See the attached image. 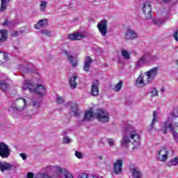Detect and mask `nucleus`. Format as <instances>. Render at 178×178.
<instances>
[{
  "label": "nucleus",
  "mask_w": 178,
  "mask_h": 178,
  "mask_svg": "<svg viewBox=\"0 0 178 178\" xmlns=\"http://www.w3.org/2000/svg\"><path fill=\"white\" fill-rule=\"evenodd\" d=\"M10 2V0H1L0 13H3L8 9V3Z\"/></svg>",
  "instance_id": "nucleus-24"
},
{
  "label": "nucleus",
  "mask_w": 178,
  "mask_h": 178,
  "mask_svg": "<svg viewBox=\"0 0 178 178\" xmlns=\"http://www.w3.org/2000/svg\"><path fill=\"white\" fill-rule=\"evenodd\" d=\"M165 88H162L161 89V92H165Z\"/></svg>",
  "instance_id": "nucleus-57"
},
{
  "label": "nucleus",
  "mask_w": 178,
  "mask_h": 178,
  "mask_svg": "<svg viewBox=\"0 0 178 178\" xmlns=\"http://www.w3.org/2000/svg\"><path fill=\"white\" fill-rule=\"evenodd\" d=\"M41 34L46 35V37H51L52 32L48 29H42L40 31Z\"/></svg>",
  "instance_id": "nucleus-35"
},
{
  "label": "nucleus",
  "mask_w": 178,
  "mask_h": 178,
  "mask_svg": "<svg viewBox=\"0 0 178 178\" xmlns=\"http://www.w3.org/2000/svg\"><path fill=\"white\" fill-rule=\"evenodd\" d=\"M94 116H95L99 122H102V123H107V122H109V114L104 110L97 109L94 113Z\"/></svg>",
  "instance_id": "nucleus-3"
},
{
  "label": "nucleus",
  "mask_w": 178,
  "mask_h": 178,
  "mask_svg": "<svg viewBox=\"0 0 178 178\" xmlns=\"http://www.w3.org/2000/svg\"><path fill=\"white\" fill-rule=\"evenodd\" d=\"M97 159H99V161H102L104 159V157L102 156H97Z\"/></svg>",
  "instance_id": "nucleus-54"
},
{
  "label": "nucleus",
  "mask_w": 178,
  "mask_h": 178,
  "mask_svg": "<svg viewBox=\"0 0 178 178\" xmlns=\"http://www.w3.org/2000/svg\"><path fill=\"white\" fill-rule=\"evenodd\" d=\"M177 65H178V60H177Z\"/></svg>",
  "instance_id": "nucleus-60"
},
{
  "label": "nucleus",
  "mask_w": 178,
  "mask_h": 178,
  "mask_svg": "<svg viewBox=\"0 0 178 178\" xmlns=\"http://www.w3.org/2000/svg\"><path fill=\"white\" fill-rule=\"evenodd\" d=\"M151 94L152 95V97H158V90L156 88H154L152 90Z\"/></svg>",
  "instance_id": "nucleus-48"
},
{
  "label": "nucleus",
  "mask_w": 178,
  "mask_h": 178,
  "mask_svg": "<svg viewBox=\"0 0 178 178\" xmlns=\"http://www.w3.org/2000/svg\"><path fill=\"white\" fill-rule=\"evenodd\" d=\"M99 86V81L98 79H96L95 81L92 83L91 87V91L90 95L93 97H97L99 95V90L98 89V86Z\"/></svg>",
  "instance_id": "nucleus-9"
},
{
  "label": "nucleus",
  "mask_w": 178,
  "mask_h": 178,
  "mask_svg": "<svg viewBox=\"0 0 178 178\" xmlns=\"http://www.w3.org/2000/svg\"><path fill=\"white\" fill-rule=\"evenodd\" d=\"M136 84H143V86H147L148 83H145V79H143V77L139 76L136 79Z\"/></svg>",
  "instance_id": "nucleus-38"
},
{
  "label": "nucleus",
  "mask_w": 178,
  "mask_h": 178,
  "mask_svg": "<svg viewBox=\"0 0 178 178\" xmlns=\"http://www.w3.org/2000/svg\"><path fill=\"white\" fill-rule=\"evenodd\" d=\"M3 58L5 62H6V60H8V54L3 53Z\"/></svg>",
  "instance_id": "nucleus-52"
},
{
  "label": "nucleus",
  "mask_w": 178,
  "mask_h": 178,
  "mask_svg": "<svg viewBox=\"0 0 178 178\" xmlns=\"http://www.w3.org/2000/svg\"><path fill=\"white\" fill-rule=\"evenodd\" d=\"M61 135L63 136V144H70V143H72V139L67 136V132L66 131H63Z\"/></svg>",
  "instance_id": "nucleus-28"
},
{
  "label": "nucleus",
  "mask_w": 178,
  "mask_h": 178,
  "mask_svg": "<svg viewBox=\"0 0 178 178\" xmlns=\"http://www.w3.org/2000/svg\"><path fill=\"white\" fill-rule=\"evenodd\" d=\"M78 78H79V76L77 75H75L74 76H72L70 79L69 84H70V88H72V90H74V88H76L77 87V83H76V79Z\"/></svg>",
  "instance_id": "nucleus-26"
},
{
  "label": "nucleus",
  "mask_w": 178,
  "mask_h": 178,
  "mask_svg": "<svg viewBox=\"0 0 178 178\" xmlns=\"http://www.w3.org/2000/svg\"><path fill=\"white\" fill-rule=\"evenodd\" d=\"M68 38L72 41H77L79 40H83V38H86V35L81 33H74L68 35Z\"/></svg>",
  "instance_id": "nucleus-16"
},
{
  "label": "nucleus",
  "mask_w": 178,
  "mask_h": 178,
  "mask_svg": "<svg viewBox=\"0 0 178 178\" xmlns=\"http://www.w3.org/2000/svg\"><path fill=\"white\" fill-rule=\"evenodd\" d=\"M158 74V67L150 69L149 71L145 72V76H146L145 79V84H149L152 83V80L156 77Z\"/></svg>",
  "instance_id": "nucleus-4"
},
{
  "label": "nucleus",
  "mask_w": 178,
  "mask_h": 178,
  "mask_svg": "<svg viewBox=\"0 0 178 178\" xmlns=\"http://www.w3.org/2000/svg\"><path fill=\"white\" fill-rule=\"evenodd\" d=\"M13 168V165L8 163V162H1L0 161V170L3 173L5 170L9 172V170H12Z\"/></svg>",
  "instance_id": "nucleus-18"
},
{
  "label": "nucleus",
  "mask_w": 178,
  "mask_h": 178,
  "mask_svg": "<svg viewBox=\"0 0 178 178\" xmlns=\"http://www.w3.org/2000/svg\"><path fill=\"white\" fill-rule=\"evenodd\" d=\"M29 119H31V115H29Z\"/></svg>",
  "instance_id": "nucleus-59"
},
{
  "label": "nucleus",
  "mask_w": 178,
  "mask_h": 178,
  "mask_svg": "<svg viewBox=\"0 0 178 178\" xmlns=\"http://www.w3.org/2000/svg\"><path fill=\"white\" fill-rule=\"evenodd\" d=\"M165 20L163 19H155L154 20V24H156L157 26H162L165 23Z\"/></svg>",
  "instance_id": "nucleus-37"
},
{
  "label": "nucleus",
  "mask_w": 178,
  "mask_h": 178,
  "mask_svg": "<svg viewBox=\"0 0 178 178\" xmlns=\"http://www.w3.org/2000/svg\"><path fill=\"white\" fill-rule=\"evenodd\" d=\"M138 38V34L135 31L128 29L125 34V40H136Z\"/></svg>",
  "instance_id": "nucleus-12"
},
{
  "label": "nucleus",
  "mask_w": 178,
  "mask_h": 178,
  "mask_svg": "<svg viewBox=\"0 0 178 178\" xmlns=\"http://www.w3.org/2000/svg\"><path fill=\"white\" fill-rule=\"evenodd\" d=\"M107 143L110 145V147H114L115 146V140L112 138H108L107 139Z\"/></svg>",
  "instance_id": "nucleus-44"
},
{
  "label": "nucleus",
  "mask_w": 178,
  "mask_h": 178,
  "mask_svg": "<svg viewBox=\"0 0 178 178\" xmlns=\"http://www.w3.org/2000/svg\"><path fill=\"white\" fill-rule=\"evenodd\" d=\"M173 127H178V123H177V122H175V126Z\"/></svg>",
  "instance_id": "nucleus-58"
},
{
  "label": "nucleus",
  "mask_w": 178,
  "mask_h": 178,
  "mask_svg": "<svg viewBox=\"0 0 178 178\" xmlns=\"http://www.w3.org/2000/svg\"><path fill=\"white\" fill-rule=\"evenodd\" d=\"M156 122H158V113H156V111H153V119L152 122L149 124V131H152V129H154V126H155V124L156 123Z\"/></svg>",
  "instance_id": "nucleus-23"
},
{
  "label": "nucleus",
  "mask_w": 178,
  "mask_h": 178,
  "mask_svg": "<svg viewBox=\"0 0 178 178\" xmlns=\"http://www.w3.org/2000/svg\"><path fill=\"white\" fill-rule=\"evenodd\" d=\"M27 102L25 99L20 98L19 99L15 100V108L19 111H24V108H26V105Z\"/></svg>",
  "instance_id": "nucleus-11"
},
{
  "label": "nucleus",
  "mask_w": 178,
  "mask_h": 178,
  "mask_svg": "<svg viewBox=\"0 0 178 178\" xmlns=\"http://www.w3.org/2000/svg\"><path fill=\"white\" fill-rule=\"evenodd\" d=\"M75 156L79 159H83V153L81 152H79L77 150L75 151Z\"/></svg>",
  "instance_id": "nucleus-41"
},
{
  "label": "nucleus",
  "mask_w": 178,
  "mask_h": 178,
  "mask_svg": "<svg viewBox=\"0 0 178 178\" xmlns=\"http://www.w3.org/2000/svg\"><path fill=\"white\" fill-rule=\"evenodd\" d=\"M94 60L91 59V57L90 56H86L85 58V63L83 65V70L85 72H89L90 67H91V63H92Z\"/></svg>",
  "instance_id": "nucleus-19"
},
{
  "label": "nucleus",
  "mask_w": 178,
  "mask_h": 178,
  "mask_svg": "<svg viewBox=\"0 0 178 178\" xmlns=\"http://www.w3.org/2000/svg\"><path fill=\"white\" fill-rule=\"evenodd\" d=\"M157 154L159 156H161V155H168L169 150H168L166 148H162L161 150L157 152Z\"/></svg>",
  "instance_id": "nucleus-33"
},
{
  "label": "nucleus",
  "mask_w": 178,
  "mask_h": 178,
  "mask_svg": "<svg viewBox=\"0 0 178 178\" xmlns=\"http://www.w3.org/2000/svg\"><path fill=\"white\" fill-rule=\"evenodd\" d=\"M19 156H21V158H22L24 161H26V159H27V155L24 153H20Z\"/></svg>",
  "instance_id": "nucleus-49"
},
{
  "label": "nucleus",
  "mask_w": 178,
  "mask_h": 178,
  "mask_svg": "<svg viewBox=\"0 0 178 178\" xmlns=\"http://www.w3.org/2000/svg\"><path fill=\"white\" fill-rule=\"evenodd\" d=\"M27 73H33V71L30 68H26Z\"/></svg>",
  "instance_id": "nucleus-55"
},
{
  "label": "nucleus",
  "mask_w": 178,
  "mask_h": 178,
  "mask_svg": "<svg viewBox=\"0 0 178 178\" xmlns=\"http://www.w3.org/2000/svg\"><path fill=\"white\" fill-rule=\"evenodd\" d=\"M34 92L38 94L39 97H44V95L47 94V89L45 86L38 84L35 88Z\"/></svg>",
  "instance_id": "nucleus-15"
},
{
  "label": "nucleus",
  "mask_w": 178,
  "mask_h": 178,
  "mask_svg": "<svg viewBox=\"0 0 178 178\" xmlns=\"http://www.w3.org/2000/svg\"><path fill=\"white\" fill-rule=\"evenodd\" d=\"M167 166L169 168L172 166H178V158L175 157L172 159L171 161L167 163Z\"/></svg>",
  "instance_id": "nucleus-30"
},
{
  "label": "nucleus",
  "mask_w": 178,
  "mask_h": 178,
  "mask_svg": "<svg viewBox=\"0 0 178 178\" xmlns=\"http://www.w3.org/2000/svg\"><path fill=\"white\" fill-rule=\"evenodd\" d=\"M10 24H12V21H9V19L6 18L2 24V26L5 27V26H10Z\"/></svg>",
  "instance_id": "nucleus-42"
},
{
  "label": "nucleus",
  "mask_w": 178,
  "mask_h": 178,
  "mask_svg": "<svg viewBox=\"0 0 178 178\" xmlns=\"http://www.w3.org/2000/svg\"><path fill=\"white\" fill-rule=\"evenodd\" d=\"M168 154H161L159 156V159L161 162H165L168 160Z\"/></svg>",
  "instance_id": "nucleus-40"
},
{
  "label": "nucleus",
  "mask_w": 178,
  "mask_h": 178,
  "mask_svg": "<svg viewBox=\"0 0 178 178\" xmlns=\"http://www.w3.org/2000/svg\"><path fill=\"white\" fill-rule=\"evenodd\" d=\"M170 129V133H172L175 129H173V124L169 122L168 121L165 122L163 124V126L161 127V131H162L163 134H168V129Z\"/></svg>",
  "instance_id": "nucleus-10"
},
{
  "label": "nucleus",
  "mask_w": 178,
  "mask_h": 178,
  "mask_svg": "<svg viewBox=\"0 0 178 178\" xmlns=\"http://www.w3.org/2000/svg\"><path fill=\"white\" fill-rule=\"evenodd\" d=\"M172 115L174 118H178V107L174 109Z\"/></svg>",
  "instance_id": "nucleus-47"
},
{
  "label": "nucleus",
  "mask_w": 178,
  "mask_h": 178,
  "mask_svg": "<svg viewBox=\"0 0 178 178\" xmlns=\"http://www.w3.org/2000/svg\"><path fill=\"white\" fill-rule=\"evenodd\" d=\"M143 10L145 19L147 20L152 19V6L151 5L150 1H145L143 3Z\"/></svg>",
  "instance_id": "nucleus-5"
},
{
  "label": "nucleus",
  "mask_w": 178,
  "mask_h": 178,
  "mask_svg": "<svg viewBox=\"0 0 178 178\" xmlns=\"http://www.w3.org/2000/svg\"><path fill=\"white\" fill-rule=\"evenodd\" d=\"M67 106H70L71 111L74 113V115L76 118H79L80 116V112H79V106L77 105V104L69 102L67 104Z\"/></svg>",
  "instance_id": "nucleus-14"
},
{
  "label": "nucleus",
  "mask_w": 178,
  "mask_h": 178,
  "mask_svg": "<svg viewBox=\"0 0 178 178\" xmlns=\"http://www.w3.org/2000/svg\"><path fill=\"white\" fill-rule=\"evenodd\" d=\"M131 172L132 173V177L134 178H140L143 175H141V172H140V169L138 168H131Z\"/></svg>",
  "instance_id": "nucleus-27"
},
{
  "label": "nucleus",
  "mask_w": 178,
  "mask_h": 178,
  "mask_svg": "<svg viewBox=\"0 0 178 178\" xmlns=\"http://www.w3.org/2000/svg\"><path fill=\"white\" fill-rule=\"evenodd\" d=\"M172 115L174 118H178V107L174 109Z\"/></svg>",
  "instance_id": "nucleus-46"
},
{
  "label": "nucleus",
  "mask_w": 178,
  "mask_h": 178,
  "mask_svg": "<svg viewBox=\"0 0 178 178\" xmlns=\"http://www.w3.org/2000/svg\"><path fill=\"white\" fill-rule=\"evenodd\" d=\"M8 111L10 115H12L13 118H14L15 119L19 118V112H22L20 110L13 106L10 107Z\"/></svg>",
  "instance_id": "nucleus-21"
},
{
  "label": "nucleus",
  "mask_w": 178,
  "mask_h": 178,
  "mask_svg": "<svg viewBox=\"0 0 178 178\" xmlns=\"http://www.w3.org/2000/svg\"><path fill=\"white\" fill-rule=\"evenodd\" d=\"M151 57L149 53H144L143 55L135 63L136 69H141L143 66H147L149 65V58Z\"/></svg>",
  "instance_id": "nucleus-2"
},
{
  "label": "nucleus",
  "mask_w": 178,
  "mask_h": 178,
  "mask_svg": "<svg viewBox=\"0 0 178 178\" xmlns=\"http://www.w3.org/2000/svg\"><path fill=\"white\" fill-rule=\"evenodd\" d=\"M19 34H22V31H13L11 33V37H17V35H19Z\"/></svg>",
  "instance_id": "nucleus-45"
},
{
  "label": "nucleus",
  "mask_w": 178,
  "mask_h": 178,
  "mask_svg": "<svg viewBox=\"0 0 178 178\" xmlns=\"http://www.w3.org/2000/svg\"><path fill=\"white\" fill-rule=\"evenodd\" d=\"M173 130L178 134V127H173Z\"/></svg>",
  "instance_id": "nucleus-56"
},
{
  "label": "nucleus",
  "mask_w": 178,
  "mask_h": 178,
  "mask_svg": "<svg viewBox=\"0 0 178 178\" xmlns=\"http://www.w3.org/2000/svg\"><path fill=\"white\" fill-rule=\"evenodd\" d=\"M0 88L3 91H6L9 88V85L5 82V81H0Z\"/></svg>",
  "instance_id": "nucleus-32"
},
{
  "label": "nucleus",
  "mask_w": 178,
  "mask_h": 178,
  "mask_svg": "<svg viewBox=\"0 0 178 178\" xmlns=\"http://www.w3.org/2000/svg\"><path fill=\"white\" fill-rule=\"evenodd\" d=\"M95 113H94L91 111H86L84 113L83 118L82 119V122H88V120H91V119H92V118H94Z\"/></svg>",
  "instance_id": "nucleus-22"
},
{
  "label": "nucleus",
  "mask_w": 178,
  "mask_h": 178,
  "mask_svg": "<svg viewBox=\"0 0 178 178\" xmlns=\"http://www.w3.org/2000/svg\"><path fill=\"white\" fill-rule=\"evenodd\" d=\"M56 171L57 173L62 175L63 173L65 178H74L73 175L67 172V170L65 168H60V166H56Z\"/></svg>",
  "instance_id": "nucleus-13"
},
{
  "label": "nucleus",
  "mask_w": 178,
  "mask_h": 178,
  "mask_svg": "<svg viewBox=\"0 0 178 178\" xmlns=\"http://www.w3.org/2000/svg\"><path fill=\"white\" fill-rule=\"evenodd\" d=\"M97 29L103 37L108 34V21L103 19L97 24Z\"/></svg>",
  "instance_id": "nucleus-7"
},
{
  "label": "nucleus",
  "mask_w": 178,
  "mask_h": 178,
  "mask_svg": "<svg viewBox=\"0 0 178 178\" xmlns=\"http://www.w3.org/2000/svg\"><path fill=\"white\" fill-rule=\"evenodd\" d=\"M64 54L66 55L69 62L71 63L72 67H76L77 66V58L73 56L69 51H64Z\"/></svg>",
  "instance_id": "nucleus-17"
},
{
  "label": "nucleus",
  "mask_w": 178,
  "mask_h": 178,
  "mask_svg": "<svg viewBox=\"0 0 178 178\" xmlns=\"http://www.w3.org/2000/svg\"><path fill=\"white\" fill-rule=\"evenodd\" d=\"M8 40V30L1 29L0 30V44L1 42H6Z\"/></svg>",
  "instance_id": "nucleus-20"
},
{
  "label": "nucleus",
  "mask_w": 178,
  "mask_h": 178,
  "mask_svg": "<svg viewBox=\"0 0 178 178\" xmlns=\"http://www.w3.org/2000/svg\"><path fill=\"white\" fill-rule=\"evenodd\" d=\"M122 55L124 57V59L129 60L130 59V54L127 50H122Z\"/></svg>",
  "instance_id": "nucleus-36"
},
{
  "label": "nucleus",
  "mask_w": 178,
  "mask_h": 178,
  "mask_svg": "<svg viewBox=\"0 0 178 178\" xmlns=\"http://www.w3.org/2000/svg\"><path fill=\"white\" fill-rule=\"evenodd\" d=\"M57 103L58 104H63V97H57Z\"/></svg>",
  "instance_id": "nucleus-51"
},
{
  "label": "nucleus",
  "mask_w": 178,
  "mask_h": 178,
  "mask_svg": "<svg viewBox=\"0 0 178 178\" xmlns=\"http://www.w3.org/2000/svg\"><path fill=\"white\" fill-rule=\"evenodd\" d=\"M27 177L28 178H33L34 177V174H33V172H29L27 175Z\"/></svg>",
  "instance_id": "nucleus-53"
},
{
  "label": "nucleus",
  "mask_w": 178,
  "mask_h": 178,
  "mask_svg": "<svg viewBox=\"0 0 178 178\" xmlns=\"http://www.w3.org/2000/svg\"><path fill=\"white\" fill-rule=\"evenodd\" d=\"M38 25H35V29L36 30H40L41 27H44V26H46V24H48V20L47 19H42L38 22Z\"/></svg>",
  "instance_id": "nucleus-29"
},
{
  "label": "nucleus",
  "mask_w": 178,
  "mask_h": 178,
  "mask_svg": "<svg viewBox=\"0 0 178 178\" xmlns=\"http://www.w3.org/2000/svg\"><path fill=\"white\" fill-rule=\"evenodd\" d=\"M28 90L30 91V92H34L35 90V85L30 83H25L22 87V90Z\"/></svg>",
  "instance_id": "nucleus-25"
},
{
  "label": "nucleus",
  "mask_w": 178,
  "mask_h": 178,
  "mask_svg": "<svg viewBox=\"0 0 178 178\" xmlns=\"http://www.w3.org/2000/svg\"><path fill=\"white\" fill-rule=\"evenodd\" d=\"M47 5H48V2L44 1H40L41 12H45V9H47Z\"/></svg>",
  "instance_id": "nucleus-34"
},
{
  "label": "nucleus",
  "mask_w": 178,
  "mask_h": 178,
  "mask_svg": "<svg viewBox=\"0 0 178 178\" xmlns=\"http://www.w3.org/2000/svg\"><path fill=\"white\" fill-rule=\"evenodd\" d=\"M122 87H123V82L120 81L116 85H115V86L113 88V90L118 92L122 90Z\"/></svg>",
  "instance_id": "nucleus-31"
},
{
  "label": "nucleus",
  "mask_w": 178,
  "mask_h": 178,
  "mask_svg": "<svg viewBox=\"0 0 178 178\" xmlns=\"http://www.w3.org/2000/svg\"><path fill=\"white\" fill-rule=\"evenodd\" d=\"M122 168L123 161L120 159L117 160L114 163V167L113 168L115 175H120V173H122Z\"/></svg>",
  "instance_id": "nucleus-8"
},
{
  "label": "nucleus",
  "mask_w": 178,
  "mask_h": 178,
  "mask_svg": "<svg viewBox=\"0 0 178 178\" xmlns=\"http://www.w3.org/2000/svg\"><path fill=\"white\" fill-rule=\"evenodd\" d=\"M173 37H174L175 40H177V42H178V30H177V31L175 32V33H174V35H173Z\"/></svg>",
  "instance_id": "nucleus-50"
},
{
  "label": "nucleus",
  "mask_w": 178,
  "mask_h": 178,
  "mask_svg": "<svg viewBox=\"0 0 178 178\" xmlns=\"http://www.w3.org/2000/svg\"><path fill=\"white\" fill-rule=\"evenodd\" d=\"M32 105H33V108H40V106L41 105V102L37 99H33Z\"/></svg>",
  "instance_id": "nucleus-39"
},
{
  "label": "nucleus",
  "mask_w": 178,
  "mask_h": 178,
  "mask_svg": "<svg viewBox=\"0 0 178 178\" xmlns=\"http://www.w3.org/2000/svg\"><path fill=\"white\" fill-rule=\"evenodd\" d=\"M0 156L3 159L9 158V156H10V149H9V145L3 142H0Z\"/></svg>",
  "instance_id": "nucleus-6"
},
{
  "label": "nucleus",
  "mask_w": 178,
  "mask_h": 178,
  "mask_svg": "<svg viewBox=\"0 0 178 178\" xmlns=\"http://www.w3.org/2000/svg\"><path fill=\"white\" fill-rule=\"evenodd\" d=\"M172 134V137L175 141V143H178V134L174 130L173 132L171 133Z\"/></svg>",
  "instance_id": "nucleus-43"
},
{
  "label": "nucleus",
  "mask_w": 178,
  "mask_h": 178,
  "mask_svg": "<svg viewBox=\"0 0 178 178\" xmlns=\"http://www.w3.org/2000/svg\"><path fill=\"white\" fill-rule=\"evenodd\" d=\"M130 139L133 140L134 143H140V136L138 134H134L130 130L125 129L123 134V138L121 140L122 147L127 148L131 142Z\"/></svg>",
  "instance_id": "nucleus-1"
}]
</instances>
